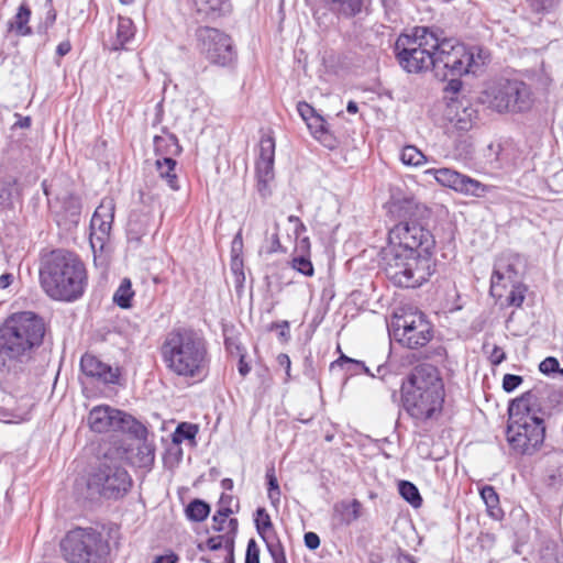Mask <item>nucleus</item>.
Listing matches in <instances>:
<instances>
[{
	"mask_svg": "<svg viewBox=\"0 0 563 563\" xmlns=\"http://www.w3.org/2000/svg\"><path fill=\"white\" fill-rule=\"evenodd\" d=\"M275 140L263 135L260 141L256 161L257 190L262 197L271 195V183L274 180Z\"/></svg>",
	"mask_w": 563,
	"mask_h": 563,
	"instance_id": "17",
	"label": "nucleus"
},
{
	"mask_svg": "<svg viewBox=\"0 0 563 563\" xmlns=\"http://www.w3.org/2000/svg\"><path fill=\"white\" fill-rule=\"evenodd\" d=\"M305 544L310 550L317 549L320 545L319 536L314 532H307L305 534Z\"/></svg>",
	"mask_w": 563,
	"mask_h": 563,
	"instance_id": "46",
	"label": "nucleus"
},
{
	"mask_svg": "<svg viewBox=\"0 0 563 563\" xmlns=\"http://www.w3.org/2000/svg\"><path fill=\"white\" fill-rule=\"evenodd\" d=\"M232 245H233V250H235L236 246H242V231L241 230L235 234Z\"/></svg>",
	"mask_w": 563,
	"mask_h": 563,
	"instance_id": "62",
	"label": "nucleus"
},
{
	"mask_svg": "<svg viewBox=\"0 0 563 563\" xmlns=\"http://www.w3.org/2000/svg\"><path fill=\"white\" fill-rule=\"evenodd\" d=\"M70 49H71L70 42L69 41H63V42H60L57 45L56 53L59 56H65L66 54H68L70 52Z\"/></svg>",
	"mask_w": 563,
	"mask_h": 563,
	"instance_id": "53",
	"label": "nucleus"
},
{
	"mask_svg": "<svg viewBox=\"0 0 563 563\" xmlns=\"http://www.w3.org/2000/svg\"><path fill=\"white\" fill-rule=\"evenodd\" d=\"M481 497L484 500L488 515L494 519H499L503 515L499 507V497L493 486L486 485L479 490Z\"/></svg>",
	"mask_w": 563,
	"mask_h": 563,
	"instance_id": "29",
	"label": "nucleus"
},
{
	"mask_svg": "<svg viewBox=\"0 0 563 563\" xmlns=\"http://www.w3.org/2000/svg\"><path fill=\"white\" fill-rule=\"evenodd\" d=\"M297 111L316 140L330 148L334 146L335 140L328 121L312 106L306 101H300L297 104Z\"/></svg>",
	"mask_w": 563,
	"mask_h": 563,
	"instance_id": "20",
	"label": "nucleus"
},
{
	"mask_svg": "<svg viewBox=\"0 0 563 563\" xmlns=\"http://www.w3.org/2000/svg\"><path fill=\"white\" fill-rule=\"evenodd\" d=\"M176 161L173 157L166 156L163 158H157L156 168L158 175L162 179H164L168 187L173 190H178V177L175 173Z\"/></svg>",
	"mask_w": 563,
	"mask_h": 563,
	"instance_id": "28",
	"label": "nucleus"
},
{
	"mask_svg": "<svg viewBox=\"0 0 563 563\" xmlns=\"http://www.w3.org/2000/svg\"><path fill=\"white\" fill-rule=\"evenodd\" d=\"M446 117L456 130L466 132L475 124L477 120V111L471 104L452 100L448 104Z\"/></svg>",
	"mask_w": 563,
	"mask_h": 563,
	"instance_id": "22",
	"label": "nucleus"
},
{
	"mask_svg": "<svg viewBox=\"0 0 563 563\" xmlns=\"http://www.w3.org/2000/svg\"><path fill=\"white\" fill-rule=\"evenodd\" d=\"M273 328H282L279 335L283 338L288 336V328H289L288 321H283L282 323H273L272 329Z\"/></svg>",
	"mask_w": 563,
	"mask_h": 563,
	"instance_id": "56",
	"label": "nucleus"
},
{
	"mask_svg": "<svg viewBox=\"0 0 563 563\" xmlns=\"http://www.w3.org/2000/svg\"><path fill=\"white\" fill-rule=\"evenodd\" d=\"M439 45V34L428 26H416L410 33L401 34L396 41L395 51L399 65L411 74L432 70L434 49Z\"/></svg>",
	"mask_w": 563,
	"mask_h": 563,
	"instance_id": "7",
	"label": "nucleus"
},
{
	"mask_svg": "<svg viewBox=\"0 0 563 563\" xmlns=\"http://www.w3.org/2000/svg\"><path fill=\"white\" fill-rule=\"evenodd\" d=\"M40 282L51 299L74 302L84 296L88 286V274L77 254L56 250L43 263Z\"/></svg>",
	"mask_w": 563,
	"mask_h": 563,
	"instance_id": "3",
	"label": "nucleus"
},
{
	"mask_svg": "<svg viewBox=\"0 0 563 563\" xmlns=\"http://www.w3.org/2000/svg\"><path fill=\"white\" fill-rule=\"evenodd\" d=\"M434 65L432 70L434 75L445 80L449 77H459L468 73H476L477 68L484 64L482 51L477 56L473 51L466 48L450 38H442L439 36V45L434 49Z\"/></svg>",
	"mask_w": 563,
	"mask_h": 563,
	"instance_id": "9",
	"label": "nucleus"
},
{
	"mask_svg": "<svg viewBox=\"0 0 563 563\" xmlns=\"http://www.w3.org/2000/svg\"><path fill=\"white\" fill-rule=\"evenodd\" d=\"M233 512L234 511L231 507L219 506V509L217 510V518H229Z\"/></svg>",
	"mask_w": 563,
	"mask_h": 563,
	"instance_id": "55",
	"label": "nucleus"
},
{
	"mask_svg": "<svg viewBox=\"0 0 563 563\" xmlns=\"http://www.w3.org/2000/svg\"><path fill=\"white\" fill-rule=\"evenodd\" d=\"M424 173L432 175L439 185L467 197L483 198L494 189V186L451 168H430Z\"/></svg>",
	"mask_w": 563,
	"mask_h": 563,
	"instance_id": "15",
	"label": "nucleus"
},
{
	"mask_svg": "<svg viewBox=\"0 0 563 563\" xmlns=\"http://www.w3.org/2000/svg\"><path fill=\"white\" fill-rule=\"evenodd\" d=\"M251 368L247 363L244 362L243 357H241L239 362V372L242 376H245L250 373Z\"/></svg>",
	"mask_w": 563,
	"mask_h": 563,
	"instance_id": "59",
	"label": "nucleus"
},
{
	"mask_svg": "<svg viewBox=\"0 0 563 563\" xmlns=\"http://www.w3.org/2000/svg\"><path fill=\"white\" fill-rule=\"evenodd\" d=\"M481 101L499 112H523L532 106V93L527 84L503 79L489 85L482 93Z\"/></svg>",
	"mask_w": 563,
	"mask_h": 563,
	"instance_id": "11",
	"label": "nucleus"
},
{
	"mask_svg": "<svg viewBox=\"0 0 563 563\" xmlns=\"http://www.w3.org/2000/svg\"><path fill=\"white\" fill-rule=\"evenodd\" d=\"M31 9L26 3H21L14 16L8 22V32L16 36H29L32 29L29 25L31 20Z\"/></svg>",
	"mask_w": 563,
	"mask_h": 563,
	"instance_id": "23",
	"label": "nucleus"
},
{
	"mask_svg": "<svg viewBox=\"0 0 563 563\" xmlns=\"http://www.w3.org/2000/svg\"><path fill=\"white\" fill-rule=\"evenodd\" d=\"M114 201L111 198H104L97 207L90 221V244L93 250L103 249L109 240L112 223L114 219Z\"/></svg>",
	"mask_w": 563,
	"mask_h": 563,
	"instance_id": "19",
	"label": "nucleus"
},
{
	"mask_svg": "<svg viewBox=\"0 0 563 563\" xmlns=\"http://www.w3.org/2000/svg\"><path fill=\"white\" fill-rule=\"evenodd\" d=\"M46 5H48V9L46 11V15H45V20H44V25H45V29H48L56 21V11H55V9L52 5V0H47L46 1Z\"/></svg>",
	"mask_w": 563,
	"mask_h": 563,
	"instance_id": "45",
	"label": "nucleus"
},
{
	"mask_svg": "<svg viewBox=\"0 0 563 563\" xmlns=\"http://www.w3.org/2000/svg\"><path fill=\"white\" fill-rule=\"evenodd\" d=\"M514 261H518V257L501 256L496 261L492 275V287L504 280L511 283V290L507 296V302L510 306L520 307L525 300L526 288L521 284L515 283L518 272Z\"/></svg>",
	"mask_w": 563,
	"mask_h": 563,
	"instance_id": "18",
	"label": "nucleus"
},
{
	"mask_svg": "<svg viewBox=\"0 0 563 563\" xmlns=\"http://www.w3.org/2000/svg\"><path fill=\"white\" fill-rule=\"evenodd\" d=\"M64 558L69 563H102L109 554V544L92 528L69 531L60 543Z\"/></svg>",
	"mask_w": 563,
	"mask_h": 563,
	"instance_id": "10",
	"label": "nucleus"
},
{
	"mask_svg": "<svg viewBox=\"0 0 563 563\" xmlns=\"http://www.w3.org/2000/svg\"><path fill=\"white\" fill-rule=\"evenodd\" d=\"M159 352L168 373L183 380L201 382L209 373L210 356L207 342L194 330H170L166 333Z\"/></svg>",
	"mask_w": 563,
	"mask_h": 563,
	"instance_id": "2",
	"label": "nucleus"
},
{
	"mask_svg": "<svg viewBox=\"0 0 563 563\" xmlns=\"http://www.w3.org/2000/svg\"><path fill=\"white\" fill-rule=\"evenodd\" d=\"M523 382L522 377L514 374H506L503 378V388L507 393L514 391Z\"/></svg>",
	"mask_w": 563,
	"mask_h": 563,
	"instance_id": "42",
	"label": "nucleus"
},
{
	"mask_svg": "<svg viewBox=\"0 0 563 563\" xmlns=\"http://www.w3.org/2000/svg\"><path fill=\"white\" fill-rule=\"evenodd\" d=\"M449 88H450L452 91L457 92V91L460 90V88H461V81H460V80H457V79H454V78L450 79V81H449Z\"/></svg>",
	"mask_w": 563,
	"mask_h": 563,
	"instance_id": "60",
	"label": "nucleus"
},
{
	"mask_svg": "<svg viewBox=\"0 0 563 563\" xmlns=\"http://www.w3.org/2000/svg\"><path fill=\"white\" fill-rule=\"evenodd\" d=\"M268 498L271 499V501L273 504L279 503V499H280V489H279V487L275 488V489H268Z\"/></svg>",
	"mask_w": 563,
	"mask_h": 563,
	"instance_id": "57",
	"label": "nucleus"
},
{
	"mask_svg": "<svg viewBox=\"0 0 563 563\" xmlns=\"http://www.w3.org/2000/svg\"><path fill=\"white\" fill-rule=\"evenodd\" d=\"M221 487L225 490H232L233 489V481L231 478H223L221 481Z\"/></svg>",
	"mask_w": 563,
	"mask_h": 563,
	"instance_id": "61",
	"label": "nucleus"
},
{
	"mask_svg": "<svg viewBox=\"0 0 563 563\" xmlns=\"http://www.w3.org/2000/svg\"><path fill=\"white\" fill-rule=\"evenodd\" d=\"M508 411L506 435L510 449L516 454L534 455L545 439L544 419L536 394L530 390L514 399Z\"/></svg>",
	"mask_w": 563,
	"mask_h": 563,
	"instance_id": "4",
	"label": "nucleus"
},
{
	"mask_svg": "<svg viewBox=\"0 0 563 563\" xmlns=\"http://www.w3.org/2000/svg\"><path fill=\"white\" fill-rule=\"evenodd\" d=\"M390 333L402 345L417 349L426 345L432 338L431 324L420 311L395 313Z\"/></svg>",
	"mask_w": 563,
	"mask_h": 563,
	"instance_id": "12",
	"label": "nucleus"
},
{
	"mask_svg": "<svg viewBox=\"0 0 563 563\" xmlns=\"http://www.w3.org/2000/svg\"><path fill=\"white\" fill-rule=\"evenodd\" d=\"M255 523L260 534L266 533L273 527L271 517L264 508H258L256 510Z\"/></svg>",
	"mask_w": 563,
	"mask_h": 563,
	"instance_id": "38",
	"label": "nucleus"
},
{
	"mask_svg": "<svg viewBox=\"0 0 563 563\" xmlns=\"http://www.w3.org/2000/svg\"><path fill=\"white\" fill-rule=\"evenodd\" d=\"M81 372L89 378L102 384H118L120 378L119 367L103 363L97 356L86 353L80 360Z\"/></svg>",
	"mask_w": 563,
	"mask_h": 563,
	"instance_id": "21",
	"label": "nucleus"
},
{
	"mask_svg": "<svg viewBox=\"0 0 563 563\" xmlns=\"http://www.w3.org/2000/svg\"><path fill=\"white\" fill-rule=\"evenodd\" d=\"M135 35L133 21L126 16H119L115 29V38L112 43V49L119 51L125 48Z\"/></svg>",
	"mask_w": 563,
	"mask_h": 563,
	"instance_id": "24",
	"label": "nucleus"
},
{
	"mask_svg": "<svg viewBox=\"0 0 563 563\" xmlns=\"http://www.w3.org/2000/svg\"><path fill=\"white\" fill-rule=\"evenodd\" d=\"M137 461L135 462L137 466L140 467H147L153 464L155 455H154V449L148 443H141L137 446Z\"/></svg>",
	"mask_w": 563,
	"mask_h": 563,
	"instance_id": "35",
	"label": "nucleus"
},
{
	"mask_svg": "<svg viewBox=\"0 0 563 563\" xmlns=\"http://www.w3.org/2000/svg\"><path fill=\"white\" fill-rule=\"evenodd\" d=\"M209 512V505L200 499L192 500L186 508L187 517L192 521L205 520L208 517Z\"/></svg>",
	"mask_w": 563,
	"mask_h": 563,
	"instance_id": "33",
	"label": "nucleus"
},
{
	"mask_svg": "<svg viewBox=\"0 0 563 563\" xmlns=\"http://www.w3.org/2000/svg\"><path fill=\"white\" fill-rule=\"evenodd\" d=\"M234 501V498L232 495L222 494L219 500V506L223 507H231Z\"/></svg>",
	"mask_w": 563,
	"mask_h": 563,
	"instance_id": "54",
	"label": "nucleus"
},
{
	"mask_svg": "<svg viewBox=\"0 0 563 563\" xmlns=\"http://www.w3.org/2000/svg\"><path fill=\"white\" fill-rule=\"evenodd\" d=\"M400 159L407 166H421L427 162L424 154L413 145H407L401 150Z\"/></svg>",
	"mask_w": 563,
	"mask_h": 563,
	"instance_id": "31",
	"label": "nucleus"
},
{
	"mask_svg": "<svg viewBox=\"0 0 563 563\" xmlns=\"http://www.w3.org/2000/svg\"><path fill=\"white\" fill-rule=\"evenodd\" d=\"M344 364H353L357 367H362L365 373H368V368L362 362L354 361L345 355H342L339 360H336L333 363V365H340V366H343Z\"/></svg>",
	"mask_w": 563,
	"mask_h": 563,
	"instance_id": "47",
	"label": "nucleus"
},
{
	"mask_svg": "<svg viewBox=\"0 0 563 563\" xmlns=\"http://www.w3.org/2000/svg\"><path fill=\"white\" fill-rule=\"evenodd\" d=\"M31 124V119L29 117H25L23 118L20 122H19V125L21 128H29Z\"/></svg>",
	"mask_w": 563,
	"mask_h": 563,
	"instance_id": "64",
	"label": "nucleus"
},
{
	"mask_svg": "<svg viewBox=\"0 0 563 563\" xmlns=\"http://www.w3.org/2000/svg\"><path fill=\"white\" fill-rule=\"evenodd\" d=\"M133 297L134 291L132 289L131 280L129 278L122 279L118 289L113 294V302L122 309H128L131 307Z\"/></svg>",
	"mask_w": 563,
	"mask_h": 563,
	"instance_id": "30",
	"label": "nucleus"
},
{
	"mask_svg": "<svg viewBox=\"0 0 563 563\" xmlns=\"http://www.w3.org/2000/svg\"><path fill=\"white\" fill-rule=\"evenodd\" d=\"M268 551L273 558L274 563H287L284 550L280 544H269Z\"/></svg>",
	"mask_w": 563,
	"mask_h": 563,
	"instance_id": "43",
	"label": "nucleus"
},
{
	"mask_svg": "<svg viewBox=\"0 0 563 563\" xmlns=\"http://www.w3.org/2000/svg\"><path fill=\"white\" fill-rule=\"evenodd\" d=\"M342 507L345 510L346 522H352L358 519L361 511V504L358 500L354 499L351 503H343Z\"/></svg>",
	"mask_w": 563,
	"mask_h": 563,
	"instance_id": "39",
	"label": "nucleus"
},
{
	"mask_svg": "<svg viewBox=\"0 0 563 563\" xmlns=\"http://www.w3.org/2000/svg\"><path fill=\"white\" fill-rule=\"evenodd\" d=\"M16 185V179H8L0 185V205L3 207L12 206L13 188Z\"/></svg>",
	"mask_w": 563,
	"mask_h": 563,
	"instance_id": "36",
	"label": "nucleus"
},
{
	"mask_svg": "<svg viewBox=\"0 0 563 563\" xmlns=\"http://www.w3.org/2000/svg\"><path fill=\"white\" fill-rule=\"evenodd\" d=\"M88 424L95 432L121 431L136 438L146 435V428L132 416L109 406H97L89 412Z\"/></svg>",
	"mask_w": 563,
	"mask_h": 563,
	"instance_id": "14",
	"label": "nucleus"
},
{
	"mask_svg": "<svg viewBox=\"0 0 563 563\" xmlns=\"http://www.w3.org/2000/svg\"><path fill=\"white\" fill-rule=\"evenodd\" d=\"M34 399L29 394H13L0 390V421L22 423L31 419Z\"/></svg>",
	"mask_w": 563,
	"mask_h": 563,
	"instance_id": "16",
	"label": "nucleus"
},
{
	"mask_svg": "<svg viewBox=\"0 0 563 563\" xmlns=\"http://www.w3.org/2000/svg\"><path fill=\"white\" fill-rule=\"evenodd\" d=\"M277 361H278V364L282 366V367H285L286 369V374L287 376H289V372H290V358L287 354H279L277 356Z\"/></svg>",
	"mask_w": 563,
	"mask_h": 563,
	"instance_id": "50",
	"label": "nucleus"
},
{
	"mask_svg": "<svg viewBox=\"0 0 563 563\" xmlns=\"http://www.w3.org/2000/svg\"><path fill=\"white\" fill-rule=\"evenodd\" d=\"M398 488L400 496L412 507L418 508L421 506L422 498L416 485L407 481H401Z\"/></svg>",
	"mask_w": 563,
	"mask_h": 563,
	"instance_id": "32",
	"label": "nucleus"
},
{
	"mask_svg": "<svg viewBox=\"0 0 563 563\" xmlns=\"http://www.w3.org/2000/svg\"><path fill=\"white\" fill-rule=\"evenodd\" d=\"M228 518H217V514L213 516V529L216 531H225L229 529L224 526Z\"/></svg>",
	"mask_w": 563,
	"mask_h": 563,
	"instance_id": "52",
	"label": "nucleus"
},
{
	"mask_svg": "<svg viewBox=\"0 0 563 563\" xmlns=\"http://www.w3.org/2000/svg\"><path fill=\"white\" fill-rule=\"evenodd\" d=\"M395 563H416V562L413 561V559L410 555L400 553L396 556Z\"/></svg>",
	"mask_w": 563,
	"mask_h": 563,
	"instance_id": "58",
	"label": "nucleus"
},
{
	"mask_svg": "<svg viewBox=\"0 0 563 563\" xmlns=\"http://www.w3.org/2000/svg\"><path fill=\"white\" fill-rule=\"evenodd\" d=\"M44 333V322L34 312L13 313L0 327V353L11 360L22 358L42 343Z\"/></svg>",
	"mask_w": 563,
	"mask_h": 563,
	"instance_id": "6",
	"label": "nucleus"
},
{
	"mask_svg": "<svg viewBox=\"0 0 563 563\" xmlns=\"http://www.w3.org/2000/svg\"><path fill=\"white\" fill-rule=\"evenodd\" d=\"M266 479H267V484H268V489H275V488L279 487L276 475H275L274 467H271L267 470Z\"/></svg>",
	"mask_w": 563,
	"mask_h": 563,
	"instance_id": "48",
	"label": "nucleus"
},
{
	"mask_svg": "<svg viewBox=\"0 0 563 563\" xmlns=\"http://www.w3.org/2000/svg\"><path fill=\"white\" fill-rule=\"evenodd\" d=\"M154 151L157 156H175L180 153L178 140L174 134L165 133L164 135L154 136Z\"/></svg>",
	"mask_w": 563,
	"mask_h": 563,
	"instance_id": "26",
	"label": "nucleus"
},
{
	"mask_svg": "<svg viewBox=\"0 0 563 563\" xmlns=\"http://www.w3.org/2000/svg\"><path fill=\"white\" fill-rule=\"evenodd\" d=\"M291 267L305 276H312L314 272L311 261L303 255L295 256Z\"/></svg>",
	"mask_w": 563,
	"mask_h": 563,
	"instance_id": "37",
	"label": "nucleus"
},
{
	"mask_svg": "<svg viewBox=\"0 0 563 563\" xmlns=\"http://www.w3.org/2000/svg\"><path fill=\"white\" fill-rule=\"evenodd\" d=\"M539 369L545 375L556 373L560 371L559 361L555 357L549 356L540 363Z\"/></svg>",
	"mask_w": 563,
	"mask_h": 563,
	"instance_id": "41",
	"label": "nucleus"
},
{
	"mask_svg": "<svg viewBox=\"0 0 563 563\" xmlns=\"http://www.w3.org/2000/svg\"><path fill=\"white\" fill-rule=\"evenodd\" d=\"M198 13L206 16H218L230 11L229 0H192Z\"/></svg>",
	"mask_w": 563,
	"mask_h": 563,
	"instance_id": "27",
	"label": "nucleus"
},
{
	"mask_svg": "<svg viewBox=\"0 0 563 563\" xmlns=\"http://www.w3.org/2000/svg\"><path fill=\"white\" fill-rule=\"evenodd\" d=\"M126 450L122 446L109 449L103 453L99 466L88 479L89 489L96 490L106 498H119L131 487L132 479L122 467Z\"/></svg>",
	"mask_w": 563,
	"mask_h": 563,
	"instance_id": "8",
	"label": "nucleus"
},
{
	"mask_svg": "<svg viewBox=\"0 0 563 563\" xmlns=\"http://www.w3.org/2000/svg\"><path fill=\"white\" fill-rule=\"evenodd\" d=\"M357 110H358V108H357L356 102H354V101H349V103H347V106H346V111H347L349 113L354 114V113H356V112H357Z\"/></svg>",
	"mask_w": 563,
	"mask_h": 563,
	"instance_id": "63",
	"label": "nucleus"
},
{
	"mask_svg": "<svg viewBox=\"0 0 563 563\" xmlns=\"http://www.w3.org/2000/svg\"><path fill=\"white\" fill-rule=\"evenodd\" d=\"M178 560L177 555L174 553L165 554L156 556L153 563H176Z\"/></svg>",
	"mask_w": 563,
	"mask_h": 563,
	"instance_id": "49",
	"label": "nucleus"
},
{
	"mask_svg": "<svg viewBox=\"0 0 563 563\" xmlns=\"http://www.w3.org/2000/svg\"><path fill=\"white\" fill-rule=\"evenodd\" d=\"M331 12L344 18H352L362 12L365 0H323Z\"/></svg>",
	"mask_w": 563,
	"mask_h": 563,
	"instance_id": "25",
	"label": "nucleus"
},
{
	"mask_svg": "<svg viewBox=\"0 0 563 563\" xmlns=\"http://www.w3.org/2000/svg\"><path fill=\"white\" fill-rule=\"evenodd\" d=\"M400 390L402 408L416 421H427L441 412L444 387L434 366H416L402 382Z\"/></svg>",
	"mask_w": 563,
	"mask_h": 563,
	"instance_id": "5",
	"label": "nucleus"
},
{
	"mask_svg": "<svg viewBox=\"0 0 563 563\" xmlns=\"http://www.w3.org/2000/svg\"><path fill=\"white\" fill-rule=\"evenodd\" d=\"M198 432V428L195 424L183 422L178 424L173 435L174 443H181L184 440H194Z\"/></svg>",
	"mask_w": 563,
	"mask_h": 563,
	"instance_id": "34",
	"label": "nucleus"
},
{
	"mask_svg": "<svg viewBox=\"0 0 563 563\" xmlns=\"http://www.w3.org/2000/svg\"><path fill=\"white\" fill-rule=\"evenodd\" d=\"M14 279L13 274L11 273H4L0 276V289L8 288Z\"/></svg>",
	"mask_w": 563,
	"mask_h": 563,
	"instance_id": "51",
	"label": "nucleus"
},
{
	"mask_svg": "<svg viewBox=\"0 0 563 563\" xmlns=\"http://www.w3.org/2000/svg\"><path fill=\"white\" fill-rule=\"evenodd\" d=\"M245 563H260V547L254 539L247 542Z\"/></svg>",
	"mask_w": 563,
	"mask_h": 563,
	"instance_id": "40",
	"label": "nucleus"
},
{
	"mask_svg": "<svg viewBox=\"0 0 563 563\" xmlns=\"http://www.w3.org/2000/svg\"><path fill=\"white\" fill-rule=\"evenodd\" d=\"M488 358L493 365H499L506 358V353L500 346L495 345L489 352Z\"/></svg>",
	"mask_w": 563,
	"mask_h": 563,
	"instance_id": "44",
	"label": "nucleus"
},
{
	"mask_svg": "<svg viewBox=\"0 0 563 563\" xmlns=\"http://www.w3.org/2000/svg\"><path fill=\"white\" fill-rule=\"evenodd\" d=\"M197 49L211 64L227 67L235 60V52L229 35L218 29L202 26L196 31Z\"/></svg>",
	"mask_w": 563,
	"mask_h": 563,
	"instance_id": "13",
	"label": "nucleus"
},
{
	"mask_svg": "<svg viewBox=\"0 0 563 563\" xmlns=\"http://www.w3.org/2000/svg\"><path fill=\"white\" fill-rule=\"evenodd\" d=\"M432 233L417 221H401L388 233L383 251V268L387 278L398 287L417 288L435 273Z\"/></svg>",
	"mask_w": 563,
	"mask_h": 563,
	"instance_id": "1",
	"label": "nucleus"
}]
</instances>
